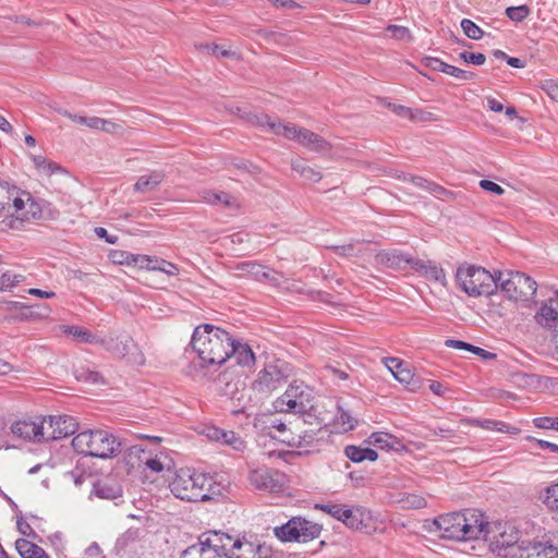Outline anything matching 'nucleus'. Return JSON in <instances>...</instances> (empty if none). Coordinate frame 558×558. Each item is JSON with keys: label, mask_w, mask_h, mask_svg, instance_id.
<instances>
[{"label": "nucleus", "mask_w": 558, "mask_h": 558, "mask_svg": "<svg viewBox=\"0 0 558 558\" xmlns=\"http://www.w3.org/2000/svg\"><path fill=\"white\" fill-rule=\"evenodd\" d=\"M232 336L214 325L203 324L194 329L191 345L197 354L198 363L192 362L187 375L195 380L204 379L207 374L204 368L220 366L229 359Z\"/></svg>", "instance_id": "1"}, {"label": "nucleus", "mask_w": 558, "mask_h": 558, "mask_svg": "<svg viewBox=\"0 0 558 558\" xmlns=\"http://www.w3.org/2000/svg\"><path fill=\"white\" fill-rule=\"evenodd\" d=\"M72 447L78 454L99 459L114 458L123 450H128L129 456L144 452L138 446L125 448L123 441L105 429H88L78 433L72 439Z\"/></svg>", "instance_id": "2"}, {"label": "nucleus", "mask_w": 558, "mask_h": 558, "mask_svg": "<svg viewBox=\"0 0 558 558\" xmlns=\"http://www.w3.org/2000/svg\"><path fill=\"white\" fill-rule=\"evenodd\" d=\"M433 525L434 531L445 539L470 541L478 538L485 531L487 523L483 515L475 511L452 512L437 517Z\"/></svg>", "instance_id": "3"}, {"label": "nucleus", "mask_w": 558, "mask_h": 558, "mask_svg": "<svg viewBox=\"0 0 558 558\" xmlns=\"http://www.w3.org/2000/svg\"><path fill=\"white\" fill-rule=\"evenodd\" d=\"M254 124L275 135H282L287 140L295 141L308 150L316 153H327L330 150V144L320 135L295 124H283L279 119H271L267 114L254 117Z\"/></svg>", "instance_id": "4"}, {"label": "nucleus", "mask_w": 558, "mask_h": 558, "mask_svg": "<svg viewBox=\"0 0 558 558\" xmlns=\"http://www.w3.org/2000/svg\"><path fill=\"white\" fill-rule=\"evenodd\" d=\"M456 277L462 290L470 296L492 295L497 290L498 271L490 274L483 267L461 266Z\"/></svg>", "instance_id": "5"}, {"label": "nucleus", "mask_w": 558, "mask_h": 558, "mask_svg": "<svg viewBox=\"0 0 558 558\" xmlns=\"http://www.w3.org/2000/svg\"><path fill=\"white\" fill-rule=\"evenodd\" d=\"M206 483V474L194 469L182 468L175 472L169 487L177 498L196 502L204 501L206 495L203 492Z\"/></svg>", "instance_id": "6"}, {"label": "nucleus", "mask_w": 558, "mask_h": 558, "mask_svg": "<svg viewBox=\"0 0 558 558\" xmlns=\"http://www.w3.org/2000/svg\"><path fill=\"white\" fill-rule=\"evenodd\" d=\"M498 288H500L507 299L526 302L535 295L537 283L531 277L520 271H498Z\"/></svg>", "instance_id": "7"}, {"label": "nucleus", "mask_w": 558, "mask_h": 558, "mask_svg": "<svg viewBox=\"0 0 558 558\" xmlns=\"http://www.w3.org/2000/svg\"><path fill=\"white\" fill-rule=\"evenodd\" d=\"M323 526L303 517H292L288 522L274 529L281 542L308 543L320 536Z\"/></svg>", "instance_id": "8"}, {"label": "nucleus", "mask_w": 558, "mask_h": 558, "mask_svg": "<svg viewBox=\"0 0 558 558\" xmlns=\"http://www.w3.org/2000/svg\"><path fill=\"white\" fill-rule=\"evenodd\" d=\"M313 399V390L303 381H292L284 393L279 397L274 407L278 412L286 413H303L305 410L311 409V401Z\"/></svg>", "instance_id": "9"}, {"label": "nucleus", "mask_w": 558, "mask_h": 558, "mask_svg": "<svg viewBox=\"0 0 558 558\" xmlns=\"http://www.w3.org/2000/svg\"><path fill=\"white\" fill-rule=\"evenodd\" d=\"M290 374V364L283 360H276L258 372L252 388L259 393L269 395L281 387Z\"/></svg>", "instance_id": "10"}, {"label": "nucleus", "mask_w": 558, "mask_h": 558, "mask_svg": "<svg viewBox=\"0 0 558 558\" xmlns=\"http://www.w3.org/2000/svg\"><path fill=\"white\" fill-rule=\"evenodd\" d=\"M248 481L251 485L258 490L279 493L283 489L282 475L266 466L251 470Z\"/></svg>", "instance_id": "11"}, {"label": "nucleus", "mask_w": 558, "mask_h": 558, "mask_svg": "<svg viewBox=\"0 0 558 558\" xmlns=\"http://www.w3.org/2000/svg\"><path fill=\"white\" fill-rule=\"evenodd\" d=\"M28 199V192L20 190L7 180H0V215L2 213L11 215V209H22Z\"/></svg>", "instance_id": "12"}, {"label": "nucleus", "mask_w": 558, "mask_h": 558, "mask_svg": "<svg viewBox=\"0 0 558 558\" xmlns=\"http://www.w3.org/2000/svg\"><path fill=\"white\" fill-rule=\"evenodd\" d=\"M101 347H104L106 351L110 352L112 355L122 359L131 354L134 356L132 359L134 363H144V357L142 353H137L136 355H134V353L131 352L132 349H136V345L133 339L129 336L105 338V340L101 341Z\"/></svg>", "instance_id": "13"}, {"label": "nucleus", "mask_w": 558, "mask_h": 558, "mask_svg": "<svg viewBox=\"0 0 558 558\" xmlns=\"http://www.w3.org/2000/svg\"><path fill=\"white\" fill-rule=\"evenodd\" d=\"M269 549L262 545H255L248 541H231L225 550L228 558H268Z\"/></svg>", "instance_id": "14"}, {"label": "nucleus", "mask_w": 558, "mask_h": 558, "mask_svg": "<svg viewBox=\"0 0 558 558\" xmlns=\"http://www.w3.org/2000/svg\"><path fill=\"white\" fill-rule=\"evenodd\" d=\"M495 545L498 555L504 558H529L534 542L515 538L513 543H507L505 537H501L496 539Z\"/></svg>", "instance_id": "15"}, {"label": "nucleus", "mask_w": 558, "mask_h": 558, "mask_svg": "<svg viewBox=\"0 0 558 558\" xmlns=\"http://www.w3.org/2000/svg\"><path fill=\"white\" fill-rule=\"evenodd\" d=\"M556 298L543 303L535 315L538 325L555 332H558V290Z\"/></svg>", "instance_id": "16"}, {"label": "nucleus", "mask_w": 558, "mask_h": 558, "mask_svg": "<svg viewBox=\"0 0 558 558\" xmlns=\"http://www.w3.org/2000/svg\"><path fill=\"white\" fill-rule=\"evenodd\" d=\"M376 264L393 269L405 270L408 269V254L399 250H381L375 255Z\"/></svg>", "instance_id": "17"}, {"label": "nucleus", "mask_w": 558, "mask_h": 558, "mask_svg": "<svg viewBox=\"0 0 558 558\" xmlns=\"http://www.w3.org/2000/svg\"><path fill=\"white\" fill-rule=\"evenodd\" d=\"M323 422H318V428L316 430L310 429L304 430L299 435H293L291 439L288 440L290 446L302 449L305 453H310L312 451L318 450L319 441L318 434L322 433Z\"/></svg>", "instance_id": "18"}, {"label": "nucleus", "mask_w": 558, "mask_h": 558, "mask_svg": "<svg viewBox=\"0 0 558 558\" xmlns=\"http://www.w3.org/2000/svg\"><path fill=\"white\" fill-rule=\"evenodd\" d=\"M424 64L434 71L442 72L461 81H472L476 76L473 72L448 64L435 57L424 58Z\"/></svg>", "instance_id": "19"}, {"label": "nucleus", "mask_w": 558, "mask_h": 558, "mask_svg": "<svg viewBox=\"0 0 558 558\" xmlns=\"http://www.w3.org/2000/svg\"><path fill=\"white\" fill-rule=\"evenodd\" d=\"M49 425L52 428L49 436L51 439H61L71 436L78 427L76 420L69 415L51 416Z\"/></svg>", "instance_id": "20"}, {"label": "nucleus", "mask_w": 558, "mask_h": 558, "mask_svg": "<svg viewBox=\"0 0 558 558\" xmlns=\"http://www.w3.org/2000/svg\"><path fill=\"white\" fill-rule=\"evenodd\" d=\"M228 350L229 359L234 360V362L242 366L252 368L255 364V354L252 351L251 347L247 343H243L239 340H235L233 337L231 338V347Z\"/></svg>", "instance_id": "21"}, {"label": "nucleus", "mask_w": 558, "mask_h": 558, "mask_svg": "<svg viewBox=\"0 0 558 558\" xmlns=\"http://www.w3.org/2000/svg\"><path fill=\"white\" fill-rule=\"evenodd\" d=\"M11 432L24 440L41 441L44 439V425L31 421H19L12 424Z\"/></svg>", "instance_id": "22"}, {"label": "nucleus", "mask_w": 558, "mask_h": 558, "mask_svg": "<svg viewBox=\"0 0 558 558\" xmlns=\"http://www.w3.org/2000/svg\"><path fill=\"white\" fill-rule=\"evenodd\" d=\"M16 215V220L11 221L12 228H17L14 223L21 225L25 220L37 219L41 217L40 205L29 194V199L24 204V207L20 210L13 209L11 216Z\"/></svg>", "instance_id": "23"}, {"label": "nucleus", "mask_w": 558, "mask_h": 558, "mask_svg": "<svg viewBox=\"0 0 558 558\" xmlns=\"http://www.w3.org/2000/svg\"><path fill=\"white\" fill-rule=\"evenodd\" d=\"M207 483L204 485L205 500H211L219 496H225L228 492L230 483L225 478L218 476L206 475Z\"/></svg>", "instance_id": "24"}, {"label": "nucleus", "mask_w": 558, "mask_h": 558, "mask_svg": "<svg viewBox=\"0 0 558 558\" xmlns=\"http://www.w3.org/2000/svg\"><path fill=\"white\" fill-rule=\"evenodd\" d=\"M469 424L472 426L487 429V430H496V432H500V433H507L510 435H517L520 432V429L518 427L511 426L502 421H496V420L471 418V420H469Z\"/></svg>", "instance_id": "25"}, {"label": "nucleus", "mask_w": 558, "mask_h": 558, "mask_svg": "<svg viewBox=\"0 0 558 558\" xmlns=\"http://www.w3.org/2000/svg\"><path fill=\"white\" fill-rule=\"evenodd\" d=\"M385 364L398 381L403 384L411 381L413 375L401 360L398 357H387Z\"/></svg>", "instance_id": "26"}, {"label": "nucleus", "mask_w": 558, "mask_h": 558, "mask_svg": "<svg viewBox=\"0 0 558 558\" xmlns=\"http://www.w3.org/2000/svg\"><path fill=\"white\" fill-rule=\"evenodd\" d=\"M344 454L352 462L359 463L365 460L367 461H376L378 459V453L371 448H362L354 445H349L344 448Z\"/></svg>", "instance_id": "27"}, {"label": "nucleus", "mask_w": 558, "mask_h": 558, "mask_svg": "<svg viewBox=\"0 0 558 558\" xmlns=\"http://www.w3.org/2000/svg\"><path fill=\"white\" fill-rule=\"evenodd\" d=\"M15 547L22 558H49L40 546L24 538L17 539Z\"/></svg>", "instance_id": "28"}, {"label": "nucleus", "mask_w": 558, "mask_h": 558, "mask_svg": "<svg viewBox=\"0 0 558 558\" xmlns=\"http://www.w3.org/2000/svg\"><path fill=\"white\" fill-rule=\"evenodd\" d=\"M163 178V173L159 171H154L150 174L141 175L134 184V190L142 193L153 191L162 182Z\"/></svg>", "instance_id": "29"}, {"label": "nucleus", "mask_w": 558, "mask_h": 558, "mask_svg": "<svg viewBox=\"0 0 558 558\" xmlns=\"http://www.w3.org/2000/svg\"><path fill=\"white\" fill-rule=\"evenodd\" d=\"M339 521L350 529L360 530L363 526V511L361 508H349L344 506Z\"/></svg>", "instance_id": "30"}, {"label": "nucleus", "mask_w": 558, "mask_h": 558, "mask_svg": "<svg viewBox=\"0 0 558 558\" xmlns=\"http://www.w3.org/2000/svg\"><path fill=\"white\" fill-rule=\"evenodd\" d=\"M291 168L300 177L312 182H318L323 178L320 172L310 167L303 159L292 160Z\"/></svg>", "instance_id": "31"}, {"label": "nucleus", "mask_w": 558, "mask_h": 558, "mask_svg": "<svg viewBox=\"0 0 558 558\" xmlns=\"http://www.w3.org/2000/svg\"><path fill=\"white\" fill-rule=\"evenodd\" d=\"M63 331L65 333H71L74 337L80 338L81 341L84 343H93V344L101 345V341L105 340V338L98 337V336L92 333L90 331H88L87 329H84L78 326H63Z\"/></svg>", "instance_id": "32"}, {"label": "nucleus", "mask_w": 558, "mask_h": 558, "mask_svg": "<svg viewBox=\"0 0 558 558\" xmlns=\"http://www.w3.org/2000/svg\"><path fill=\"white\" fill-rule=\"evenodd\" d=\"M204 202H206L209 205H218L222 204L226 207H233L235 206V199L226 192H213L208 191L205 192L203 195Z\"/></svg>", "instance_id": "33"}, {"label": "nucleus", "mask_w": 558, "mask_h": 558, "mask_svg": "<svg viewBox=\"0 0 558 558\" xmlns=\"http://www.w3.org/2000/svg\"><path fill=\"white\" fill-rule=\"evenodd\" d=\"M529 558H558V549L548 543L534 542Z\"/></svg>", "instance_id": "34"}, {"label": "nucleus", "mask_w": 558, "mask_h": 558, "mask_svg": "<svg viewBox=\"0 0 558 558\" xmlns=\"http://www.w3.org/2000/svg\"><path fill=\"white\" fill-rule=\"evenodd\" d=\"M397 438L388 433L377 432L368 437V444L379 449H392Z\"/></svg>", "instance_id": "35"}, {"label": "nucleus", "mask_w": 558, "mask_h": 558, "mask_svg": "<svg viewBox=\"0 0 558 558\" xmlns=\"http://www.w3.org/2000/svg\"><path fill=\"white\" fill-rule=\"evenodd\" d=\"M220 444L229 446L235 451H244L246 448L244 439L233 430H226Z\"/></svg>", "instance_id": "36"}, {"label": "nucleus", "mask_w": 558, "mask_h": 558, "mask_svg": "<svg viewBox=\"0 0 558 558\" xmlns=\"http://www.w3.org/2000/svg\"><path fill=\"white\" fill-rule=\"evenodd\" d=\"M25 277L12 271H5L0 277V290L8 291L16 287Z\"/></svg>", "instance_id": "37"}, {"label": "nucleus", "mask_w": 558, "mask_h": 558, "mask_svg": "<svg viewBox=\"0 0 558 558\" xmlns=\"http://www.w3.org/2000/svg\"><path fill=\"white\" fill-rule=\"evenodd\" d=\"M460 24L464 35L470 39L480 40L484 36L483 29L473 21L463 19Z\"/></svg>", "instance_id": "38"}, {"label": "nucleus", "mask_w": 558, "mask_h": 558, "mask_svg": "<svg viewBox=\"0 0 558 558\" xmlns=\"http://www.w3.org/2000/svg\"><path fill=\"white\" fill-rule=\"evenodd\" d=\"M75 377L80 381L88 383V384H100L104 383L102 376L100 373L96 371H92L88 368H80L75 371Z\"/></svg>", "instance_id": "39"}, {"label": "nucleus", "mask_w": 558, "mask_h": 558, "mask_svg": "<svg viewBox=\"0 0 558 558\" xmlns=\"http://www.w3.org/2000/svg\"><path fill=\"white\" fill-rule=\"evenodd\" d=\"M428 280H433L435 282L444 283L446 280V275L442 268L438 267L434 262L429 260L426 263V269L423 274Z\"/></svg>", "instance_id": "40"}, {"label": "nucleus", "mask_w": 558, "mask_h": 558, "mask_svg": "<svg viewBox=\"0 0 558 558\" xmlns=\"http://www.w3.org/2000/svg\"><path fill=\"white\" fill-rule=\"evenodd\" d=\"M400 502L403 509H422L427 505L426 499L423 496L409 494L404 496Z\"/></svg>", "instance_id": "41"}, {"label": "nucleus", "mask_w": 558, "mask_h": 558, "mask_svg": "<svg viewBox=\"0 0 558 558\" xmlns=\"http://www.w3.org/2000/svg\"><path fill=\"white\" fill-rule=\"evenodd\" d=\"M543 501L550 510L558 511V483L546 487Z\"/></svg>", "instance_id": "42"}, {"label": "nucleus", "mask_w": 558, "mask_h": 558, "mask_svg": "<svg viewBox=\"0 0 558 558\" xmlns=\"http://www.w3.org/2000/svg\"><path fill=\"white\" fill-rule=\"evenodd\" d=\"M530 14V8L525 4L519 7H509L506 9V15L513 22H522Z\"/></svg>", "instance_id": "43"}, {"label": "nucleus", "mask_w": 558, "mask_h": 558, "mask_svg": "<svg viewBox=\"0 0 558 558\" xmlns=\"http://www.w3.org/2000/svg\"><path fill=\"white\" fill-rule=\"evenodd\" d=\"M337 422L340 424L345 430H351L356 425V420L350 414L349 411H345L343 408L338 407L337 413Z\"/></svg>", "instance_id": "44"}, {"label": "nucleus", "mask_w": 558, "mask_h": 558, "mask_svg": "<svg viewBox=\"0 0 558 558\" xmlns=\"http://www.w3.org/2000/svg\"><path fill=\"white\" fill-rule=\"evenodd\" d=\"M343 505L340 504H316L315 509H319L324 511L325 513L329 514L333 519L338 520L341 519V511L343 509Z\"/></svg>", "instance_id": "45"}, {"label": "nucleus", "mask_w": 558, "mask_h": 558, "mask_svg": "<svg viewBox=\"0 0 558 558\" xmlns=\"http://www.w3.org/2000/svg\"><path fill=\"white\" fill-rule=\"evenodd\" d=\"M109 257L114 264L131 266L133 253H129L121 250H114L110 252Z\"/></svg>", "instance_id": "46"}, {"label": "nucleus", "mask_w": 558, "mask_h": 558, "mask_svg": "<svg viewBox=\"0 0 558 558\" xmlns=\"http://www.w3.org/2000/svg\"><path fill=\"white\" fill-rule=\"evenodd\" d=\"M387 31L391 34V36L396 39L410 41L412 40L411 32L408 27L401 25H389Z\"/></svg>", "instance_id": "47"}, {"label": "nucleus", "mask_w": 558, "mask_h": 558, "mask_svg": "<svg viewBox=\"0 0 558 558\" xmlns=\"http://www.w3.org/2000/svg\"><path fill=\"white\" fill-rule=\"evenodd\" d=\"M535 427L558 430V417L541 416L533 420Z\"/></svg>", "instance_id": "48"}, {"label": "nucleus", "mask_w": 558, "mask_h": 558, "mask_svg": "<svg viewBox=\"0 0 558 558\" xmlns=\"http://www.w3.org/2000/svg\"><path fill=\"white\" fill-rule=\"evenodd\" d=\"M95 493L99 498L104 499H116L118 497H121V489L109 487L107 485H98L95 488Z\"/></svg>", "instance_id": "49"}, {"label": "nucleus", "mask_w": 558, "mask_h": 558, "mask_svg": "<svg viewBox=\"0 0 558 558\" xmlns=\"http://www.w3.org/2000/svg\"><path fill=\"white\" fill-rule=\"evenodd\" d=\"M460 59H462L466 63H472L475 65H482L486 61L485 54L481 52H469V51H462L460 53Z\"/></svg>", "instance_id": "50"}, {"label": "nucleus", "mask_w": 558, "mask_h": 558, "mask_svg": "<svg viewBox=\"0 0 558 558\" xmlns=\"http://www.w3.org/2000/svg\"><path fill=\"white\" fill-rule=\"evenodd\" d=\"M525 439L530 442H533L535 444L538 448L543 449V450H548L549 452H553V453H557L558 452V445L557 444H554V442H550V441H547V440H543V439H538L536 437H533V436H526Z\"/></svg>", "instance_id": "51"}, {"label": "nucleus", "mask_w": 558, "mask_h": 558, "mask_svg": "<svg viewBox=\"0 0 558 558\" xmlns=\"http://www.w3.org/2000/svg\"><path fill=\"white\" fill-rule=\"evenodd\" d=\"M225 429L222 428H219L217 426H206L205 429H204V433L206 435V437L213 441H217V442H220L221 440V437H223L225 435Z\"/></svg>", "instance_id": "52"}, {"label": "nucleus", "mask_w": 558, "mask_h": 558, "mask_svg": "<svg viewBox=\"0 0 558 558\" xmlns=\"http://www.w3.org/2000/svg\"><path fill=\"white\" fill-rule=\"evenodd\" d=\"M122 125L112 120H102V124L100 126V131H104L108 134H120L122 132Z\"/></svg>", "instance_id": "53"}, {"label": "nucleus", "mask_w": 558, "mask_h": 558, "mask_svg": "<svg viewBox=\"0 0 558 558\" xmlns=\"http://www.w3.org/2000/svg\"><path fill=\"white\" fill-rule=\"evenodd\" d=\"M149 263H151L150 256L144 254H133L131 266H135L138 269L146 270L147 268H149Z\"/></svg>", "instance_id": "54"}, {"label": "nucleus", "mask_w": 558, "mask_h": 558, "mask_svg": "<svg viewBox=\"0 0 558 558\" xmlns=\"http://www.w3.org/2000/svg\"><path fill=\"white\" fill-rule=\"evenodd\" d=\"M408 259H409V263H408V269H413L415 270L416 272H420V274H424L425 269H426V263H428L429 260H424V259H420V258H415V257H412L410 255H408Z\"/></svg>", "instance_id": "55"}, {"label": "nucleus", "mask_w": 558, "mask_h": 558, "mask_svg": "<svg viewBox=\"0 0 558 558\" xmlns=\"http://www.w3.org/2000/svg\"><path fill=\"white\" fill-rule=\"evenodd\" d=\"M403 180L409 181V182L413 183L415 186L421 187L426 191L428 190V186L430 183L429 180H427L423 177L413 175V174H404Z\"/></svg>", "instance_id": "56"}, {"label": "nucleus", "mask_w": 558, "mask_h": 558, "mask_svg": "<svg viewBox=\"0 0 558 558\" xmlns=\"http://www.w3.org/2000/svg\"><path fill=\"white\" fill-rule=\"evenodd\" d=\"M385 106H387L395 114H397L400 118H407L409 114H411V108L402 106V105H396L389 101H385Z\"/></svg>", "instance_id": "57"}, {"label": "nucleus", "mask_w": 558, "mask_h": 558, "mask_svg": "<svg viewBox=\"0 0 558 558\" xmlns=\"http://www.w3.org/2000/svg\"><path fill=\"white\" fill-rule=\"evenodd\" d=\"M480 186L487 191V192H492L496 195H501L504 194L505 190L497 183L490 181V180H481L480 181Z\"/></svg>", "instance_id": "58"}, {"label": "nucleus", "mask_w": 558, "mask_h": 558, "mask_svg": "<svg viewBox=\"0 0 558 558\" xmlns=\"http://www.w3.org/2000/svg\"><path fill=\"white\" fill-rule=\"evenodd\" d=\"M432 113L430 112H426L424 110H421V109H411V114H409L408 119L410 121H421V122H425V121H430L432 120Z\"/></svg>", "instance_id": "59"}, {"label": "nucleus", "mask_w": 558, "mask_h": 558, "mask_svg": "<svg viewBox=\"0 0 558 558\" xmlns=\"http://www.w3.org/2000/svg\"><path fill=\"white\" fill-rule=\"evenodd\" d=\"M94 232L98 238L104 239L109 244H116L119 240L118 235L109 234L104 227H96Z\"/></svg>", "instance_id": "60"}, {"label": "nucleus", "mask_w": 558, "mask_h": 558, "mask_svg": "<svg viewBox=\"0 0 558 558\" xmlns=\"http://www.w3.org/2000/svg\"><path fill=\"white\" fill-rule=\"evenodd\" d=\"M251 276L257 281H264V278H268V269L255 262V267L251 272Z\"/></svg>", "instance_id": "61"}, {"label": "nucleus", "mask_w": 558, "mask_h": 558, "mask_svg": "<svg viewBox=\"0 0 558 558\" xmlns=\"http://www.w3.org/2000/svg\"><path fill=\"white\" fill-rule=\"evenodd\" d=\"M446 347L458 349V350H466L471 352V349L473 348V344L461 341V340H454V339H447L445 342Z\"/></svg>", "instance_id": "62"}, {"label": "nucleus", "mask_w": 558, "mask_h": 558, "mask_svg": "<svg viewBox=\"0 0 558 558\" xmlns=\"http://www.w3.org/2000/svg\"><path fill=\"white\" fill-rule=\"evenodd\" d=\"M543 89L546 92V94L556 102H558V84L553 81H547Z\"/></svg>", "instance_id": "63"}, {"label": "nucleus", "mask_w": 558, "mask_h": 558, "mask_svg": "<svg viewBox=\"0 0 558 558\" xmlns=\"http://www.w3.org/2000/svg\"><path fill=\"white\" fill-rule=\"evenodd\" d=\"M144 464L147 469L155 473H159L163 470L162 462L157 458H149L146 461H144Z\"/></svg>", "instance_id": "64"}]
</instances>
